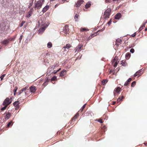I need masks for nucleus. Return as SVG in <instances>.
I'll return each mask as SVG.
<instances>
[{
    "mask_svg": "<svg viewBox=\"0 0 147 147\" xmlns=\"http://www.w3.org/2000/svg\"><path fill=\"white\" fill-rule=\"evenodd\" d=\"M45 0H39L35 3L34 8L39 9L41 7L43 4L44 3Z\"/></svg>",
    "mask_w": 147,
    "mask_h": 147,
    "instance_id": "f257e3e1",
    "label": "nucleus"
},
{
    "mask_svg": "<svg viewBox=\"0 0 147 147\" xmlns=\"http://www.w3.org/2000/svg\"><path fill=\"white\" fill-rule=\"evenodd\" d=\"M12 100V99L11 98L10 99H9L8 98H7L3 102V105H6L8 106L11 103Z\"/></svg>",
    "mask_w": 147,
    "mask_h": 147,
    "instance_id": "f03ea898",
    "label": "nucleus"
},
{
    "mask_svg": "<svg viewBox=\"0 0 147 147\" xmlns=\"http://www.w3.org/2000/svg\"><path fill=\"white\" fill-rule=\"evenodd\" d=\"M48 25L47 24H44L43 26L40 28L38 31L39 33L42 34L45 30V29L48 26Z\"/></svg>",
    "mask_w": 147,
    "mask_h": 147,
    "instance_id": "7ed1b4c3",
    "label": "nucleus"
},
{
    "mask_svg": "<svg viewBox=\"0 0 147 147\" xmlns=\"http://www.w3.org/2000/svg\"><path fill=\"white\" fill-rule=\"evenodd\" d=\"M6 26V24L5 22H3L0 24V30L1 31V32H2L5 29Z\"/></svg>",
    "mask_w": 147,
    "mask_h": 147,
    "instance_id": "20e7f679",
    "label": "nucleus"
},
{
    "mask_svg": "<svg viewBox=\"0 0 147 147\" xmlns=\"http://www.w3.org/2000/svg\"><path fill=\"white\" fill-rule=\"evenodd\" d=\"M14 40V38H9L4 40L2 42L3 44L5 45L8 44L9 41H13Z\"/></svg>",
    "mask_w": 147,
    "mask_h": 147,
    "instance_id": "39448f33",
    "label": "nucleus"
},
{
    "mask_svg": "<svg viewBox=\"0 0 147 147\" xmlns=\"http://www.w3.org/2000/svg\"><path fill=\"white\" fill-rule=\"evenodd\" d=\"M83 46V45L81 44H79L78 46H77L75 49V53H76V52H78L79 51H80L82 47Z\"/></svg>",
    "mask_w": 147,
    "mask_h": 147,
    "instance_id": "423d86ee",
    "label": "nucleus"
},
{
    "mask_svg": "<svg viewBox=\"0 0 147 147\" xmlns=\"http://www.w3.org/2000/svg\"><path fill=\"white\" fill-rule=\"evenodd\" d=\"M69 30V29L68 28V26L67 25H66L65 26L63 27V30L65 33L66 34L68 33Z\"/></svg>",
    "mask_w": 147,
    "mask_h": 147,
    "instance_id": "0eeeda50",
    "label": "nucleus"
},
{
    "mask_svg": "<svg viewBox=\"0 0 147 147\" xmlns=\"http://www.w3.org/2000/svg\"><path fill=\"white\" fill-rule=\"evenodd\" d=\"M121 17V15L120 13H118L115 16V18L116 19L119 20Z\"/></svg>",
    "mask_w": 147,
    "mask_h": 147,
    "instance_id": "6e6552de",
    "label": "nucleus"
},
{
    "mask_svg": "<svg viewBox=\"0 0 147 147\" xmlns=\"http://www.w3.org/2000/svg\"><path fill=\"white\" fill-rule=\"evenodd\" d=\"M117 57H115L113 61V62H115V64L114 65V67H117V65L119 62V61H117V60L116 61V60L117 59Z\"/></svg>",
    "mask_w": 147,
    "mask_h": 147,
    "instance_id": "1a4fd4ad",
    "label": "nucleus"
},
{
    "mask_svg": "<svg viewBox=\"0 0 147 147\" xmlns=\"http://www.w3.org/2000/svg\"><path fill=\"white\" fill-rule=\"evenodd\" d=\"M83 2V0H79L76 4V7H79Z\"/></svg>",
    "mask_w": 147,
    "mask_h": 147,
    "instance_id": "9d476101",
    "label": "nucleus"
},
{
    "mask_svg": "<svg viewBox=\"0 0 147 147\" xmlns=\"http://www.w3.org/2000/svg\"><path fill=\"white\" fill-rule=\"evenodd\" d=\"M36 90V88L35 86H31L30 88V90L31 92H34Z\"/></svg>",
    "mask_w": 147,
    "mask_h": 147,
    "instance_id": "9b49d317",
    "label": "nucleus"
},
{
    "mask_svg": "<svg viewBox=\"0 0 147 147\" xmlns=\"http://www.w3.org/2000/svg\"><path fill=\"white\" fill-rule=\"evenodd\" d=\"M122 41L121 39L118 38L116 41V44L117 46H118L121 43Z\"/></svg>",
    "mask_w": 147,
    "mask_h": 147,
    "instance_id": "f8f14e48",
    "label": "nucleus"
},
{
    "mask_svg": "<svg viewBox=\"0 0 147 147\" xmlns=\"http://www.w3.org/2000/svg\"><path fill=\"white\" fill-rule=\"evenodd\" d=\"M49 6L48 5H46L44 8H43L42 10V11L43 13L46 12L49 9Z\"/></svg>",
    "mask_w": 147,
    "mask_h": 147,
    "instance_id": "ddd939ff",
    "label": "nucleus"
},
{
    "mask_svg": "<svg viewBox=\"0 0 147 147\" xmlns=\"http://www.w3.org/2000/svg\"><path fill=\"white\" fill-rule=\"evenodd\" d=\"M66 70L65 69L61 71L60 73V76H63L65 74H66Z\"/></svg>",
    "mask_w": 147,
    "mask_h": 147,
    "instance_id": "4468645a",
    "label": "nucleus"
},
{
    "mask_svg": "<svg viewBox=\"0 0 147 147\" xmlns=\"http://www.w3.org/2000/svg\"><path fill=\"white\" fill-rule=\"evenodd\" d=\"M110 15V14L108 13H105V12H104V18L106 19L107 18H109V16Z\"/></svg>",
    "mask_w": 147,
    "mask_h": 147,
    "instance_id": "2eb2a0df",
    "label": "nucleus"
},
{
    "mask_svg": "<svg viewBox=\"0 0 147 147\" xmlns=\"http://www.w3.org/2000/svg\"><path fill=\"white\" fill-rule=\"evenodd\" d=\"M52 69L51 68V67L48 69L47 74L49 75L50 74L53 73V71H52Z\"/></svg>",
    "mask_w": 147,
    "mask_h": 147,
    "instance_id": "dca6fc26",
    "label": "nucleus"
},
{
    "mask_svg": "<svg viewBox=\"0 0 147 147\" xmlns=\"http://www.w3.org/2000/svg\"><path fill=\"white\" fill-rule=\"evenodd\" d=\"M142 69L139 70H138L134 74V76L136 77L138 75H139L140 76L141 75V74L140 75V73L141 71H142Z\"/></svg>",
    "mask_w": 147,
    "mask_h": 147,
    "instance_id": "f3484780",
    "label": "nucleus"
},
{
    "mask_svg": "<svg viewBox=\"0 0 147 147\" xmlns=\"http://www.w3.org/2000/svg\"><path fill=\"white\" fill-rule=\"evenodd\" d=\"M131 80V79L130 78H129V79L125 82L124 84V85L125 86H127L128 84V82H130Z\"/></svg>",
    "mask_w": 147,
    "mask_h": 147,
    "instance_id": "a211bd4d",
    "label": "nucleus"
},
{
    "mask_svg": "<svg viewBox=\"0 0 147 147\" xmlns=\"http://www.w3.org/2000/svg\"><path fill=\"white\" fill-rule=\"evenodd\" d=\"M91 2H88L85 5V7L86 8H88L90 7L91 5Z\"/></svg>",
    "mask_w": 147,
    "mask_h": 147,
    "instance_id": "6ab92c4d",
    "label": "nucleus"
},
{
    "mask_svg": "<svg viewBox=\"0 0 147 147\" xmlns=\"http://www.w3.org/2000/svg\"><path fill=\"white\" fill-rule=\"evenodd\" d=\"M11 115V113L8 112L7 113L6 116H5V118L8 119L10 117Z\"/></svg>",
    "mask_w": 147,
    "mask_h": 147,
    "instance_id": "aec40b11",
    "label": "nucleus"
},
{
    "mask_svg": "<svg viewBox=\"0 0 147 147\" xmlns=\"http://www.w3.org/2000/svg\"><path fill=\"white\" fill-rule=\"evenodd\" d=\"M52 47V44L51 42H49L47 44V47L48 48H51Z\"/></svg>",
    "mask_w": 147,
    "mask_h": 147,
    "instance_id": "412c9836",
    "label": "nucleus"
},
{
    "mask_svg": "<svg viewBox=\"0 0 147 147\" xmlns=\"http://www.w3.org/2000/svg\"><path fill=\"white\" fill-rule=\"evenodd\" d=\"M111 9L110 8H109L107 9L105 11V13H108L111 14Z\"/></svg>",
    "mask_w": 147,
    "mask_h": 147,
    "instance_id": "4be33fe9",
    "label": "nucleus"
},
{
    "mask_svg": "<svg viewBox=\"0 0 147 147\" xmlns=\"http://www.w3.org/2000/svg\"><path fill=\"white\" fill-rule=\"evenodd\" d=\"M121 64L123 66H125L126 65V63L125 62V60H123L121 61Z\"/></svg>",
    "mask_w": 147,
    "mask_h": 147,
    "instance_id": "5701e85b",
    "label": "nucleus"
},
{
    "mask_svg": "<svg viewBox=\"0 0 147 147\" xmlns=\"http://www.w3.org/2000/svg\"><path fill=\"white\" fill-rule=\"evenodd\" d=\"M130 54L129 53H127L125 55L126 59H129L130 57Z\"/></svg>",
    "mask_w": 147,
    "mask_h": 147,
    "instance_id": "b1692460",
    "label": "nucleus"
},
{
    "mask_svg": "<svg viewBox=\"0 0 147 147\" xmlns=\"http://www.w3.org/2000/svg\"><path fill=\"white\" fill-rule=\"evenodd\" d=\"M19 101H16L13 103V105L15 107L18 106L19 104Z\"/></svg>",
    "mask_w": 147,
    "mask_h": 147,
    "instance_id": "393cba45",
    "label": "nucleus"
},
{
    "mask_svg": "<svg viewBox=\"0 0 147 147\" xmlns=\"http://www.w3.org/2000/svg\"><path fill=\"white\" fill-rule=\"evenodd\" d=\"M71 47V46L69 44H67L66 46L64 47V48L69 49Z\"/></svg>",
    "mask_w": 147,
    "mask_h": 147,
    "instance_id": "a878e982",
    "label": "nucleus"
},
{
    "mask_svg": "<svg viewBox=\"0 0 147 147\" xmlns=\"http://www.w3.org/2000/svg\"><path fill=\"white\" fill-rule=\"evenodd\" d=\"M78 115L79 114L78 113H77L76 114V115H75V116L72 118L71 119V121H73L75 119L77 118Z\"/></svg>",
    "mask_w": 147,
    "mask_h": 147,
    "instance_id": "bb28decb",
    "label": "nucleus"
},
{
    "mask_svg": "<svg viewBox=\"0 0 147 147\" xmlns=\"http://www.w3.org/2000/svg\"><path fill=\"white\" fill-rule=\"evenodd\" d=\"M120 88L119 87H118L115 89L114 91H115L117 92L118 93L120 91Z\"/></svg>",
    "mask_w": 147,
    "mask_h": 147,
    "instance_id": "cd10ccee",
    "label": "nucleus"
},
{
    "mask_svg": "<svg viewBox=\"0 0 147 147\" xmlns=\"http://www.w3.org/2000/svg\"><path fill=\"white\" fill-rule=\"evenodd\" d=\"M94 34H91L89 36V37L88 38V40H90L92 38L94 37Z\"/></svg>",
    "mask_w": 147,
    "mask_h": 147,
    "instance_id": "c85d7f7f",
    "label": "nucleus"
},
{
    "mask_svg": "<svg viewBox=\"0 0 147 147\" xmlns=\"http://www.w3.org/2000/svg\"><path fill=\"white\" fill-rule=\"evenodd\" d=\"M145 24H143L139 28V31H140L144 27H145Z\"/></svg>",
    "mask_w": 147,
    "mask_h": 147,
    "instance_id": "c756f323",
    "label": "nucleus"
},
{
    "mask_svg": "<svg viewBox=\"0 0 147 147\" xmlns=\"http://www.w3.org/2000/svg\"><path fill=\"white\" fill-rule=\"evenodd\" d=\"M58 65L57 64L51 66L50 67H51V68L53 69H54L55 67L58 66Z\"/></svg>",
    "mask_w": 147,
    "mask_h": 147,
    "instance_id": "7c9ffc66",
    "label": "nucleus"
},
{
    "mask_svg": "<svg viewBox=\"0 0 147 147\" xmlns=\"http://www.w3.org/2000/svg\"><path fill=\"white\" fill-rule=\"evenodd\" d=\"M25 23V21H23L19 25V26H20V27H21L22 26H23V25Z\"/></svg>",
    "mask_w": 147,
    "mask_h": 147,
    "instance_id": "2f4dec72",
    "label": "nucleus"
},
{
    "mask_svg": "<svg viewBox=\"0 0 147 147\" xmlns=\"http://www.w3.org/2000/svg\"><path fill=\"white\" fill-rule=\"evenodd\" d=\"M89 30L85 28H83L81 29V31L82 32L87 31H88Z\"/></svg>",
    "mask_w": 147,
    "mask_h": 147,
    "instance_id": "473e14b6",
    "label": "nucleus"
},
{
    "mask_svg": "<svg viewBox=\"0 0 147 147\" xmlns=\"http://www.w3.org/2000/svg\"><path fill=\"white\" fill-rule=\"evenodd\" d=\"M4 105V106L3 107L1 108V110L2 111H3L5 109H6V108L7 106V105Z\"/></svg>",
    "mask_w": 147,
    "mask_h": 147,
    "instance_id": "72a5a7b5",
    "label": "nucleus"
},
{
    "mask_svg": "<svg viewBox=\"0 0 147 147\" xmlns=\"http://www.w3.org/2000/svg\"><path fill=\"white\" fill-rule=\"evenodd\" d=\"M86 105V104H85L83 106V107L80 109V110L81 111V112H82L83 111L84 109L85 108Z\"/></svg>",
    "mask_w": 147,
    "mask_h": 147,
    "instance_id": "f704fd0d",
    "label": "nucleus"
},
{
    "mask_svg": "<svg viewBox=\"0 0 147 147\" xmlns=\"http://www.w3.org/2000/svg\"><path fill=\"white\" fill-rule=\"evenodd\" d=\"M124 98V97L123 96H121V97H119L118 99H117V101L118 102V101H120L121 100H122V99L123 98Z\"/></svg>",
    "mask_w": 147,
    "mask_h": 147,
    "instance_id": "c9c22d12",
    "label": "nucleus"
},
{
    "mask_svg": "<svg viewBox=\"0 0 147 147\" xmlns=\"http://www.w3.org/2000/svg\"><path fill=\"white\" fill-rule=\"evenodd\" d=\"M136 84V82L135 81H133L131 84V86L134 87L135 85Z\"/></svg>",
    "mask_w": 147,
    "mask_h": 147,
    "instance_id": "e433bc0d",
    "label": "nucleus"
},
{
    "mask_svg": "<svg viewBox=\"0 0 147 147\" xmlns=\"http://www.w3.org/2000/svg\"><path fill=\"white\" fill-rule=\"evenodd\" d=\"M18 89V88L17 87H15L14 90V94L15 95L16 94V92Z\"/></svg>",
    "mask_w": 147,
    "mask_h": 147,
    "instance_id": "4c0bfd02",
    "label": "nucleus"
},
{
    "mask_svg": "<svg viewBox=\"0 0 147 147\" xmlns=\"http://www.w3.org/2000/svg\"><path fill=\"white\" fill-rule=\"evenodd\" d=\"M32 13L30 12H28V14L27 15L26 17L27 18H29L32 15Z\"/></svg>",
    "mask_w": 147,
    "mask_h": 147,
    "instance_id": "58836bf2",
    "label": "nucleus"
},
{
    "mask_svg": "<svg viewBox=\"0 0 147 147\" xmlns=\"http://www.w3.org/2000/svg\"><path fill=\"white\" fill-rule=\"evenodd\" d=\"M78 16H79L78 14H76L74 16V19L75 20V21H77V19H78Z\"/></svg>",
    "mask_w": 147,
    "mask_h": 147,
    "instance_id": "ea45409f",
    "label": "nucleus"
},
{
    "mask_svg": "<svg viewBox=\"0 0 147 147\" xmlns=\"http://www.w3.org/2000/svg\"><path fill=\"white\" fill-rule=\"evenodd\" d=\"M57 79V77L56 76H54L51 79V81H53Z\"/></svg>",
    "mask_w": 147,
    "mask_h": 147,
    "instance_id": "a19ab883",
    "label": "nucleus"
},
{
    "mask_svg": "<svg viewBox=\"0 0 147 147\" xmlns=\"http://www.w3.org/2000/svg\"><path fill=\"white\" fill-rule=\"evenodd\" d=\"M107 82V80H103L102 81V83L106 84Z\"/></svg>",
    "mask_w": 147,
    "mask_h": 147,
    "instance_id": "79ce46f5",
    "label": "nucleus"
},
{
    "mask_svg": "<svg viewBox=\"0 0 147 147\" xmlns=\"http://www.w3.org/2000/svg\"><path fill=\"white\" fill-rule=\"evenodd\" d=\"M5 75V74H3L2 76H1L0 78H1V80H3V78H4Z\"/></svg>",
    "mask_w": 147,
    "mask_h": 147,
    "instance_id": "37998d69",
    "label": "nucleus"
},
{
    "mask_svg": "<svg viewBox=\"0 0 147 147\" xmlns=\"http://www.w3.org/2000/svg\"><path fill=\"white\" fill-rule=\"evenodd\" d=\"M24 91H25V90H23V89H22L21 90H20L19 91V92H18V94H19V95L20 94H21L22 93V92H23Z\"/></svg>",
    "mask_w": 147,
    "mask_h": 147,
    "instance_id": "c03bdc74",
    "label": "nucleus"
},
{
    "mask_svg": "<svg viewBox=\"0 0 147 147\" xmlns=\"http://www.w3.org/2000/svg\"><path fill=\"white\" fill-rule=\"evenodd\" d=\"M97 121L100 123H102L103 122L102 120L101 119H97Z\"/></svg>",
    "mask_w": 147,
    "mask_h": 147,
    "instance_id": "a18cd8bd",
    "label": "nucleus"
},
{
    "mask_svg": "<svg viewBox=\"0 0 147 147\" xmlns=\"http://www.w3.org/2000/svg\"><path fill=\"white\" fill-rule=\"evenodd\" d=\"M23 36L22 35H21L20 36V37L19 38V42L20 43L21 40Z\"/></svg>",
    "mask_w": 147,
    "mask_h": 147,
    "instance_id": "49530a36",
    "label": "nucleus"
},
{
    "mask_svg": "<svg viewBox=\"0 0 147 147\" xmlns=\"http://www.w3.org/2000/svg\"><path fill=\"white\" fill-rule=\"evenodd\" d=\"M130 52L132 53H133L134 52V49L132 48L130 50Z\"/></svg>",
    "mask_w": 147,
    "mask_h": 147,
    "instance_id": "de8ad7c7",
    "label": "nucleus"
},
{
    "mask_svg": "<svg viewBox=\"0 0 147 147\" xmlns=\"http://www.w3.org/2000/svg\"><path fill=\"white\" fill-rule=\"evenodd\" d=\"M33 8H30V10L29 12H30V13H32V11H33Z\"/></svg>",
    "mask_w": 147,
    "mask_h": 147,
    "instance_id": "09e8293b",
    "label": "nucleus"
},
{
    "mask_svg": "<svg viewBox=\"0 0 147 147\" xmlns=\"http://www.w3.org/2000/svg\"><path fill=\"white\" fill-rule=\"evenodd\" d=\"M11 122H9L8 124H7V126L8 127H9L10 126V125L11 124Z\"/></svg>",
    "mask_w": 147,
    "mask_h": 147,
    "instance_id": "8fccbe9b",
    "label": "nucleus"
},
{
    "mask_svg": "<svg viewBox=\"0 0 147 147\" xmlns=\"http://www.w3.org/2000/svg\"><path fill=\"white\" fill-rule=\"evenodd\" d=\"M105 27H104L102 29H101L100 30H98V32L102 31L103 30H105Z\"/></svg>",
    "mask_w": 147,
    "mask_h": 147,
    "instance_id": "3c124183",
    "label": "nucleus"
},
{
    "mask_svg": "<svg viewBox=\"0 0 147 147\" xmlns=\"http://www.w3.org/2000/svg\"><path fill=\"white\" fill-rule=\"evenodd\" d=\"M111 20H110L108 23L107 24L109 25L111 24Z\"/></svg>",
    "mask_w": 147,
    "mask_h": 147,
    "instance_id": "603ef678",
    "label": "nucleus"
},
{
    "mask_svg": "<svg viewBox=\"0 0 147 147\" xmlns=\"http://www.w3.org/2000/svg\"><path fill=\"white\" fill-rule=\"evenodd\" d=\"M136 35V33H134L133 34L131 35V36L132 37H134Z\"/></svg>",
    "mask_w": 147,
    "mask_h": 147,
    "instance_id": "864d4df0",
    "label": "nucleus"
},
{
    "mask_svg": "<svg viewBox=\"0 0 147 147\" xmlns=\"http://www.w3.org/2000/svg\"><path fill=\"white\" fill-rule=\"evenodd\" d=\"M47 79H46L45 80V82L43 84H45V83L47 82H48V78H47Z\"/></svg>",
    "mask_w": 147,
    "mask_h": 147,
    "instance_id": "5fc2aeb1",
    "label": "nucleus"
},
{
    "mask_svg": "<svg viewBox=\"0 0 147 147\" xmlns=\"http://www.w3.org/2000/svg\"><path fill=\"white\" fill-rule=\"evenodd\" d=\"M105 1L107 3H109L111 2L110 0H105Z\"/></svg>",
    "mask_w": 147,
    "mask_h": 147,
    "instance_id": "6e6d98bb",
    "label": "nucleus"
},
{
    "mask_svg": "<svg viewBox=\"0 0 147 147\" xmlns=\"http://www.w3.org/2000/svg\"><path fill=\"white\" fill-rule=\"evenodd\" d=\"M28 87V86H26L25 88H23V90H25V91L26 90L27 88Z\"/></svg>",
    "mask_w": 147,
    "mask_h": 147,
    "instance_id": "4d7b16f0",
    "label": "nucleus"
},
{
    "mask_svg": "<svg viewBox=\"0 0 147 147\" xmlns=\"http://www.w3.org/2000/svg\"><path fill=\"white\" fill-rule=\"evenodd\" d=\"M28 87V86H26L25 88H23V90H25V91L26 90L27 88Z\"/></svg>",
    "mask_w": 147,
    "mask_h": 147,
    "instance_id": "13d9d810",
    "label": "nucleus"
},
{
    "mask_svg": "<svg viewBox=\"0 0 147 147\" xmlns=\"http://www.w3.org/2000/svg\"><path fill=\"white\" fill-rule=\"evenodd\" d=\"M57 72L58 71H57V70L56 71H55L54 70V71H53V73H54V74H56Z\"/></svg>",
    "mask_w": 147,
    "mask_h": 147,
    "instance_id": "bf43d9fd",
    "label": "nucleus"
},
{
    "mask_svg": "<svg viewBox=\"0 0 147 147\" xmlns=\"http://www.w3.org/2000/svg\"><path fill=\"white\" fill-rule=\"evenodd\" d=\"M120 0H113V1H120Z\"/></svg>",
    "mask_w": 147,
    "mask_h": 147,
    "instance_id": "052dcab7",
    "label": "nucleus"
},
{
    "mask_svg": "<svg viewBox=\"0 0 147 147\" xmlns=\"http://www.w3.org/2000/svg\"><path fill=\"white\" fill-rule=\"evenodd\" d=\"M116 103V102L115 101H114L113 102V104L114 105Z\"/></svg>",
    "mask_w": 147,
    "mask_h": 147,
    "instance_id": "680f3d73",
    "label": "nucleus"
},
{
    "mask_svg": "<svg viewBox=\"0 0 147 147\" xmlns=\"http://www.w3.org/2000/svg\"><path fill=\"white\" fill-rule=\"evenodd\" d=\"M61 69V68H59V69L57 70V71H58Z\"/></svg>",
    "mask_w": 147,
    "mask_h": 147,
    "instance_id": "e2e57ef3",
    "label": "nucleus"
},
{
    "mask_svg": "<svg viewBox=\"0 0 147 147\" xmlns=\"http://www.w3.org/2000/svg\"><path fill=\"white\" fill-rule=\"evenodd\" d=\"M145 31H146L147 30V28H146L145 29Z\"/></svg>",
    "mask_w": 147,
    "mask_h": 147,
    "instance_id": "0e129e2a",
    "label": "nucleus"
},
{
    "mask_svg": "<svg viewBox=\"0 0 147 147\" xmlns=\"http://www.w3.org/2000/svg\"><path fill=\"white\" fill-rule=\"evenodd\" d=\"M55 0H50L51 1H54Z\"/></svg>",
    "mask_w": 147,
    "mask_h": 147,
    "instance_id": "69168bd1",
    "label": "nucleus"
},
{
    "mask_svg": "<svg viewBox=\"0 0 147 147\" xmlns=\"http://www.w3.org/2000/svg\"><path fill=\"white\" fill-rule=\"evenodd\" d=\"M146 23H147V21H146V22L145 23H144V24H146Z\"/></svg>",
    "mask_w": 147,
    "mask_h": 147,
    "instance_id": "338daca9",
    "label": "nucleus"
},
{
    "mask_svg": "<svg viewBox=\"0 0 147 147\" xmlns=\"http://www.w3.org/2000/svg\"><path fill=\"white\" fill-rule=\"evenodd\" d=\"M145 145L147 146V143H146Z\"/></svg>",
    "mask_w": 147,
    "mask_h": 147,
    "instance_id": "774afa93",
    "label": "nucleus"
}]
</instances>
